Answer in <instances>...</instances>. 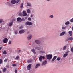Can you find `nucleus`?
Here are the masks:
<instances>
[{"label": "nucleus", "mask_w": 73, "mask_h": 73, "mask_svg": "<svg viewBox=\"0 0 73 73\" xmlns=\"http://www.w3.org/2000/svg\"><path fill=\"white\" fill-rule=\"evenodd\" d=\"M68 33L70 36H71V37H72V31H69L68 32Z\"/></svg>", "instance_id": "obj_15"}, {"label": "nucleus", "mask_w": 73, "mask_h": 73, "mask_svg": "<svg viewBox=\"0 0 73 73\" xmlns=\"http://www.w3.org/2000/svg\"><path fill=\"white\" fill-rule=\"evenodd\" d=\"M7 5H9V6H12V4L10 2H7Z\"/></svg>", "instance_id": "obj_21"}, {"label": "nucleus", "mask_w": 73, "mask_h": 73, "mask_svg": "<svg viewBox=\"0 0 73 73\" xmlns=\"http://www.w3.org/2000/svg\"><path fill=\"white\" fill-rule=\"evenodd\" d=\"M8 61V59H6L5 60H4V62H7Z\"/></svg>", "instance_id": "obj_40"}, {"label": "nucleus", "mask_w": 73, "mask_h": 73, "mask_svg": "<svg viewBox=\"0 0 73 73\" xmlns=\"http://www.w3.org/2000/svg\"><path fill=\"white\" fill-rule=\"evenodd\" d=\"M0 73H1V72L0 71Z\"/></svg>", "instance_id": "obj_59"}, {"label": "nucleus", "mask_w": 73, "mask_h": 73, "mask_svg": "<svg viewBox=\"0 0 73 73\" xmlns=\"http://www.w3.org/2000/svg\"><path fill=\"white\" fill-rule=\"evenodd\" d=\"M27 12L28 13H31V10L29 9H28L27 10Z\"/></svg>", "instance_id": "obj_29"}, {"label": "nucleus", "mask_w": 73, "mask_h": 73, "mask_svg": "<svg viewBox=\"0 0 73 73\" xmlns=\"http://www.w3.org/2000/svg\"><path fill=\"white\" fill-rule=\"evenodd\" d=\"M31 50V52H32L34 54H36V52H35V49H34Z\"/></svg>", "instance_id": "obj_17"}, {"label": "nucleus", "mask_w": 73, "mask_h": 73, "mask_svg": "<svg viewBox=\"0 0 73 73\" xmlns=\"http://www.w3.org/2000/svg\"><path fill=\"white\" fill-rule=\"evenodd\" d=\"M56 58H57V56H54L53 57V59H52V60H51L52 62H53L54 61V60H56Z\"/></svg>", "instance_id": "obj_14"}, {"label": "nucleus", "mask_w": 73, "mask_h": 73, "mask_svg": "<svg viewBox=\"0 0 73 73\" xmlns=\"http://www.w3.org/2000/svg\"><path fill=\"white\" fill-rule=\"evenodd\" d=\"M32 59H30V60H28L27 61V62L28 63H32Z\"/></svg>", "instance_id": "obj_18"}, {"label": "nucleus", "mask_w": 73, "mask_h": 73, "mask_svg": "<svg viewBox=\"0 0 73 73\" xmlns=\"http://www.w3.org/2000/svg\"><path fill=\"white\" fill-rule=\"evenodd\" d=\"M13 25V22H11L9 23V24H7V25H8V27H12Z\"/></svg>", "instance_id": "obj_12"}, {"label": "nucleus", "mask_w": 73, "mask_h": 73, "mask_svg": "<svg viewBox=\"0 0 73 73\" xmlns=\"http://www.w3.org/2000/svg\"><path fill=\"white\" fill-rule=\"evenodd\" d=\"M14 33L15 34H17V33H18V31L17 30H15L14 31Z\"/></svg>", "instance_id": "obj_38"}, {"label": "nucleus", "mask_w": 73, "mask_h": 73, "mask_svg": "<svg viewBox=\"0 0 73 73\" xmlns=\"http://www.w3.org/2000/svg\"><path fill=\"white\" fill-rule=\"evenodd\" d=\"M3 62V61H2V60L0 59V64H1Z\"/></svg>", "instance_id": "obj_44"}, {"label": "nucleus", "mask_w": 73, "mask_h": 73, "mask_svg": "<svg viewBox=\"0 0 73 73\" xmlns=\"http://www.w3.org/2000/svg\"><path fill=\"white\" fill-rule=\"evenodd\" d=\"M21 20L22 21H25V19L24 18H23L22 19H21Z\"/></svg>", "instance_id": "obj_37"}, {"label": "nucleus", "mask_w": 73, "mask_h": 73, "mask_svg": "<svg viewBox=\"0 0 73 73\" xmlns=\"http://www.w3.org/2000/svg\"><path fill=\"white\" fill-rule=\"evenodd\" d=\"M31 67H32V65L30 64L28 65L27 66V68L28 70H30L31 69Z\"/></svg>", "instance_id": "obj_9"}, {"label": "nucleus", "mask_w": 73, "mask_h": 73, "mask_svg": "<svg viewBox=\"0 0 73 73\" xmlns=\"http://www.w3.org/2000/svg\"><path fill=\"white\" fill-rule=\"evenodd\" d=\"M40 53H45V51H41L40 52Z\"/></svg>", "instance_id": "obj_36"}, {"label": "nucleus", "mask_w": 73, "mask_h": 73, "mask_svg": "<svg viewBox=\"0 0 73 73\" xmlns=\"http://www.w3.org/2000/svg\"><path fill=\"white\" fill-rule=\"evenodd\" d=\"M3 72H5L7 71V69L5 68H4L3 70Z\"/></svg>", "instance_id": "obj_31"}, {"label": "nucleus", "mask_w": 73, "mask_h": 73, "mask_svg": "<svg viewBox=\"0 0 73 73\" xmlns=\"http://www.w3.org/2000/svg\"><path fill=\"white\" fill-rule=\"evenodd\" d=\"M70 22L71 23H73V18L70 19Z\"/></svg>", "instance_id": "obj_42"}, {"label": "nucleus", "mask_w": 73, "mask_h": 73, "mask_svg": "<svg viewBox=\"0 0 73 73\" xmlns=\"http://www.w3.org/2000/svg\"><path fill=\"white\" fill-rule=\"evenodd\" d=\"M8 44L9 45H11V41L10 40L8 42Z\"/></svg>", "instance_id": "obj_46"}, {"label": "nucleus", "mask_w": 73, "mask_h": 73, "mask_svg": "<svg viewBox=\"0 0 73 73\" xmlns=\"http://www.w3.org/2000/svg\"><path fill=\"white\" fill-rule=\"evenodd\" d=\"M60 60H61V58L60 57H58L57 59V61H60Z\"/></svg>", "instance_id": "obj_33"}, {"label": "nucleus", "mask_w": 73, "mask_h": 73, "mask_svg": "<svg viewBox=\"0 0 73 73\" xmlns=\"http://www.w3.org/2000/svg\"><path fill=\"white\" fill-rule=\"evenodd\" d=\"M45 57L43 56H40L39 58V60L41 62L42 61V59H44Z\"/></svg>", "instance_id": "obj_4"}, {"label": "nucleus", "mask_w": 73, "mask_h": 73, "mask_svg": "<svg viewBox=\"0 0 73 73\" xmlns=\"http://www.w3.org/2000/svg\"><path fill=\"white\" fill-rule=\"evenodd\" d=\"M68 54H66L65 53V54H64L63 57H66L67 56H68Z\"/></svg>", "instance_id": "obj_28"}, {"label": "nucleus", "mask_w": 73, "mask_h": 73, "mask_svg": "<svg viewBox=\"0 0 73 73\" xmlns=\"http://www.w3.org/2000/svg\"><path fill=\"white\" fill-rule=\"evenodd\" d=\"M35 42L36 44L39 45L41 43V41L38 40H36L35 41Z\"/></svg>", "instance_id": "obj_6"}, {"label": "nucleus", "mask_w": 73, "mask_h": 73, "mask_svg": "<svg viewBox=\"0 0 73 73\" xmlns=\"http://www.w3.org/2000/svg\"><path fill=\"white\" fill-rule=\"evenodd\" d=\"M71 50L72 52H73V47H72L71 49Z\"/></svg>", "instance_id": "obj_47"}, {"label": "nucleus", "mask_w": 73, "mask_h": 73, "mask_svg": "<svg viewBox=\"0 0 73 73\" xmlns=\"http://www.w3.org/2000/svg\"><path fill=\"white\" fill-rule=\"evenodd\" d=\"M20 57V56H17V57H16V58H14V57H13V58L14 59H15V60H17Z\"/></svg>", "instance_id": "obj_20"}, {"label": "nucleus", "mask_w": 73, "mask_h": 73, "mask_svg": "<svg viewBox=\"0 0 73 73\" xmlns=\"http://www.w3.org/2000/svg\"><path fill=\"white\" fill-rule=\"evenodd\" d=\"M27 20L28 21H31L32 19H31V18L30 17H29L28 18Z\"/></svg>", "instance_id": "obj_35"}, {"label": "nucleus", "mask_w": 73, "mask_h": 73, "mask_svg": "<svg viewBox=\"0 0 73 73\" xmlns=\"http://www.w3.org/2000/svg\"><path fill=\"white\" fill-rule=\"evenodd\" d=\"M32 35H29L27 37V38L29 40H31V38H32Z\"/></svg>", "instance_id": "obj_10"}, {"label": "nucleus", "mask_w": 73, "mask_h": 73, "mask_svg": "<svg viewBox=\"0 0 73 73\" xmlns=\"http://www.w3.org/2000/svg\"><path fill=\"white\" fill-rule=\"evenodd\" d=\"M21 18L18 17L17 19V21H20L21 20Z\"/></svg>", "instance_id": "obj_26"}, {"label": "nucleus", "mask_w": 73, "mask_h": 73, "mask_svg": "<svg viewBox=\"0 0 73 73\" xmlns=\"http://www.w3.org/2000/svg\"><path fill=\"white\" fill-rule=\"evenodd\" d=\"M8 39L7 38H6L3 39V43H4L5 44L6 43H7V42H8Z\"/></svg>", "instance_id": "obj_7"}, {"label": "nucleus", "mask_w": 73, "mask_h": 73, "mask_svg": "<svg viewBox=\"0 0 73 73\" xmlns=\"http://www.w3.org/2000/svg\"><path fill=\"white\" fill-rule=\"evenodd\" d=\"M1 49H2V47H1L0 48V50H1Z\"/></svg>", "instance_id": "obj_56"}, {"label": "nucleus", "mask_w": 73, "mask_h": 73, "mask_svg": "<svg viewBox=\"0 0 73 73\" xmlns=\"http://www.w3.org/2000/svg\"><path fill=\"white\" fill-rule=\"evenodd\" d=\"M70 24L69 21H68L65 23V25H69Z\"/></svg>", "instance_id": "obj_24"}, {"label": "nucleus", "mask_w": 73, "mask_h": 73, "mask_svg": "<svg viewBox=\"0 0 73 73\" xmlns=\"http://www.w3.org/2000/svg\"><path fill=\"white\" fill-rule=\"evenodd\" d=\"M26 13V11H25V10H24L23 11V14H24V13Z\"/></svg>", "instance_id": "obj_41"}, {"label": "nucleus", "mask_w": 73, "mask_h": 73, "mask_svg": "<svg viewBox=\"0 0 73 73\" xmlns=\"http://www.w3.org/2000/svg\"><path fill=\"white\" fill-rule=\"evenodd\" d=\"M53 55L52 54H49L46 56V58L47 60H50L52 58Z\"/></svg>", "instance_id": "obj_2"}, {"label": "nucleus", "mask_w": 73, "mask_h": 73, "mask_svg": "<svg viewBox=\"0 0 73 73\" xmlns=\"http://www.w3.org/2000/svg\"><path fill=\"white\" fill-rule=\"evenodd\" d=\"M28 27H29V26H28Z\"/></svg>", "instance_id": "obj_60"}, {"label": "nucleus", "mask_w": 73, "mask_h": 73, "mask_svg": "<svg viewBox=\"0 0 73 73\" xmlns=\"http://www.w3.org/2000/svg\"><path fill=\"white\" fill-rule=\"evenodd\" d=\"M65 32L63 31L59 35L60 36H62L65 34Z\"/></svg>", "instance_id": "obj_11"}, {"label": "nucleus", "mask_w": 73, "mask_h": 73, "mask_svg": "<svg viewBox=\"0 0 73 73\" xmlns=\"http://www.w3.org/2000/svg\"><path fill=\"white\" fill-rule=\"evenodd\" d=\"M72 30H73V26L72 27Z\"/></svg>", "instance_id": "obj_58"}, {"label": "nucleus", "mask_w": 73, "mask_h": 73, "mask_svg": "<svg viewBox=\"0 0 73 73\" xmlns=\"http://www.w3.org/2000/svg\"><path fill=\"white\" fill-rule=\"evenodd\" d=\"M23 28V26H21V27H19L20 29H22Z\"/></svg>", "instance_id": "obj_49"}, {"label": "nucleus", "mask_w": 73, "mask_h": 73, "mask_svg": "<svg viewBox=\"0 0 73 73\" xmlns=\"http://www.w3.org/2000/svg\"><path fill=\"white\" fill-rule=\"evenodd\" d=\"M48 17L49 18H51V19H52L54 17L53 16V15H50V16H49Z\"/></svg>", "instance_id": "obj_23"}, {"label": "nucleus", "mask_w": 73, "mask_h": 73, "mask_svg": "<svg viewBox=\"0 0 73 73\" xmlns=\"http://www.w3.org/2000/svg\"><path fill=\"white\" fill-rule=\"evenodd\" d=\"M6 68H9V65H7L6 66Z\"/></svg>", "instance_id": "obj_51"}, {"label": "nucleus", "mask_w": 73, "mask_h": 73, "mask_svg": "<svg viewBox=\"0 0 73 73\" xmlns=\"http://www.w3.org/2000/svg\"><path fill=\"white\" fill-rule=\"evenodd\" d=\"M66 27L65 26V27H62V29H66Z\"/></svg>", "instance_id": "obj_39"}, {"label": "nucleus", "mask_w": 73, "mask_h": 73, "mask_svg": "<svg viewBox=\"0 0 73 73\" xmlns=\"http://www.w3.org/2000/svg\"><path fill=\"white\" fill-rule=\"evenodd\" d=\"M69 52V50H68L65 52V53L66 54H68Z\"/></svg>", "instance_id": "obj_48"}, {"label": "nucleus", "mask_w": 73, "mask_h": 73, "mask_svg": "<svg viewBox=\"0 0 73 73\" xmlns=\"http://www.w3.org/2000/svg\"><path fill=\"white\" fill-rule=\"evenodd\" d=\"M31 17H33V15H31Z\"/></svg>", "instance_id": "obj_54"}, {"label": "nucleus", "mask_w": 73, "mask_h": 73, "mask_svg": "<svg viewBox=\"0 0 73 73\" xmlns=\"http://www.w3.org/2000/svg\"><path fill=\"white\" fill-rule=\"evenodd\" d=\"M15 20H16V19H13L12 20V22H13V21H15Z\"/></svg>", "instance_id": "obj_50"}, {"label": "nucleus", "mask_w": 73, "mask_h": 73, "mask_svg": "<svg viewBox=\"0 0 73 73\" xmlns=\"http://www.w3.org/2000/svg\"><path fill=\"white\" fill-rule=\"evenodd\" d=\"M20 2V0H12L11 1V3L13 4H15L16 3L18 4V3Z\"/></svg>", "instance_id": "obj_1"}, {"label": "nucleus", "mask_w": 73, "mask_h": 73, "mask_svg": "<svg viewBox=\"0 0 73 73\" xmlns=\"http://www.w3.org/2000/svg\"><path fill=\"white\" fill-rule=\"evenodd\" d=\"M3 21V20L2 19H0V23H2Z\"/></svg>", "instance_id": "obj_45"}, {"label": "nucleus", "mask_w": 73, "mask_h": 73, "mask_svg": "<svg viewBox=\"0 0 73 73\" xmlns=\"http://www.w3.org/2000/svg\"><path fill=\"white\" fill-rule=\"evenodd\" d=\"M25 19V20H27V17H26Z\"/></svg>", "instance_id": "obj_55"}, {"label": "nucleus", "mask_w": 73, "mask_h": 73, "mask_svg": "<svg viewBox=\"0 0 73 73\" xmlns=\"http://www.w3.org/2000/svg\"><path fill=\"white\" fill-rule=\"evenodd\" d=\"M25 32V30H24L22 29L20 30L19 31V33L20 34H23Z\"/></svg>", "instance_id": "obj_8"}, {"label": "nucleus", "mask_w": 73, "mask_h": 73, "mask_svg": "<svg viewBox=\"0 0 73 73\" xmlns=\"http://www.w3.org/2000/svg\"><path fill=\"white\" fill-rule=\"evenodd\" d=\"M15 73H17V70H15Z\"/></svg>", "instance_id": "obj_52"}, {"label": "nucleus", "mask_w": 73, "mask_h": 73, "mask_svg": "<svg viewBox=\"0 0 73 73\" xmlns=\"http://www.w3.org/2000/svg\"><path fill=\"white\" fill-rule=\"evenodd\" d=\"M23 14L22 15L23 16H27V13H25Z\"/></svg>", "instance_id": "obj_30"}, {"label": "nucleus", "mask_w": 73, "mask_h": 73, "mask_svg": "<svg viewBox=\"0 0 73 73\" xmlns=\"http://www.w3.org/2000/svg\"><path fill=\"white\" fill-rule=\"evenodd\" d=\"M12 66L14 67H15V66H16V64H13L12 65Z\"/></svg>", "instance_id": "obj_34"}, {"label": "nucleus", "mask_w": 73, "mask_h": 73, "mask_svg": "<svg viewBox=\"0 0 73 73\" xmlns=\"http://www.w3.org/2000/svg\"><path fill=\"white\" fill-rule=\"evenodd\" d=\"M7 52H6V51H5V50L3 52V54H7Z\"/></svg>", "instance_id": "obj_32"}, {"label": "nucleus", "mask_w": 73, "mask_h": 73, "mask_svg": "<svg viewBox=\"0 0 73 73\" xmlns=\"http://www.w3.org/2000/svg\"><path fill=\"white\" fill-rule=\"evenodd\" d=\"M48 62L47 61L45 60L42 63V66H44V65H46L47 64Z\"/></svg>", "instance_id": "obj_5"}, {"label": "nucleus", "mask_w": 73, "mask_h": 73, "mask_svg": "<svg viewBox=\"0 0 73 73\" xmlns=\"http://www.w3.org/2000/svg\"><path fill=\"white\" fill-rule=\"evenodd\" d=\"M69 40V38H68L67 39L65 40L66 42V41H68Z\"/></svg>", "instance_id": "obj_43"}, {"label": "nucleus", "mask_w": 73, "mask_h": 73, "mask_svg": "<svg viewBox=\"0 0 73 73\" xmlns=\"http://www.w3.org/2000/svg\"><path fill=\"white\" fill-rule=\"evenodd\" d=\"M40 66V64H37L35 66V69H36L37 68H38V66Z\"/></svg>", "instance_id": "obj_16"}, {"label": "nucleus", "mask_w": 73, "mask_h": 73, "mask_svg": "<svg viewBox=\"0 0 73 73\" xmlns=\"http://www.w3.org/2000/svg\"><path fill=\"white\" fill-rule=\"evenodd\" d=\"M50 0H47V1H49Z\"/></svg>", "instance_id": "obj_57"}, {"label": "nucleus", "mask_w": 73, "mask_h": 73, "mask_svg": "<svg viewBox=\"0 0 73 73\" xmlns=\"http://www.w3.org/2000/svg\"><path fill=\"white\" fill-rule=\"evenodd\" d=\"M18 50V52H21V50Z\"/></svg>", "instance_id": "obj_53"}, {"label": "nucleus", "mask_w": 73, "mask_h": 73, "mask_svg": "<svg viewBox=\"0 0 73 73\" xmlns=\"http://www.w3.org/2000/svg\"><path fill=\"white\" fill-rule=\"evenodd\" d=\"M27 6H28L29 7H31L32 6V5L30 3H29L27 4Z\"/></svg>", "instance_id": "obj_22"}, {"label": "nucleus", "mask_w": 73, "mask_h": 73, "mask_svg": "<svg viewBox=\"0 0 73 73\" xmlns=\"http://www.w3.org/2000/svg\"><path fill=\"white\" fill-rule=\"evenodd\" d=\"M25 25H28V26H31L32 25V23L30 21H27L25 23Z\"/></svg>", "instance_id": "obj_3"}, {"label": "nucleus", "mask_w": 73, "mask_h": 73, "mask_svg": "<svg viewBox=\"0 0 73 73\" xmlns=\"http://www.w3.org/2000/svg\"><path fill=\"white\" fill-rule=\"evenodd\" d=\"M35 50H40L41 49V48L40 47L36 46L35 48Z\"/></svg>", "instance_id": "obj_13"}, {"label": "nucleus", "mask_w": 73, "mask_h": 73, "mask_svg": "<svg viewBox=\"0 0 73 73\" xmlns=\"http://www.w3.org/2000/svg\"><path fill=\"white\" fill-rule=\"evenodd\" d=\"M66 46L65 45L63 47V50H65L66 49Z\"/></svg>", "instance_id": "obj_25"}, {"label": "nucleus", "mask_w": 73, "mask_h": 73, "mask_svg": "<svg viewBox=\"0 0 73 73\" xmlns=\"http://www.w3.org/2000/svg\"><path fill=\"white\" fill-rule=\"evenodd\" d=\"M69 40H70V41H73V38L72 37H71L70 38H69Z\"/></svg>", "instance_id": "obj_27"}, {"label": "nucleus", "mask_w": 73, "mask_h": 73, "mask_svg": "<svg viewBox=\"0 0 73 73\" xmlns=\"http://www.w3.org/2000/svg\"><path fill=\"white\" fill-rule=\"evenodd\" d=\"M24 7V3H22L21 4V6H20V8H23Z\"/></svg>", "instance_id": "obj_19"}]
</instances>
